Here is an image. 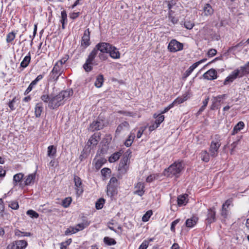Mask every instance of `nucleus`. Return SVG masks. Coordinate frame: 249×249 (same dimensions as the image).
I'll use <instances>...</instances> for the list:
<instances>
[{"instance_id":"5fc2aeb1","label":"nucleus","mask_w":249,"mask_h":249,"mask_svg":"<svg viewBox=\"0 0 249 249\" xmlns=\"http://www.w3.org/2000/svg\"><path fill=\"white\" fill-rule=\"evenodd\" d=\"M184 24L185 27L189 30L192 29L195 25L194 23L188 20L185 21Z\"/></svg>"},{"instance_id":"6e6552de","label":"nucleus","mask_w":249,"mask_h":249,"mask_svg":"<svg viewBox=\"0 0 249 249\" xmlns=\"http://www.w3.org/2000/svg\"><path fill=\"white\" fill-rule=\"evenodd\" d=\"M215 211L214 208H211L208 210L206 223L207 225L211 224L216 220Z\"/></svg>"},{"instance_id":"cd10ccee","label":"nucleus","mask_w":249,"mask_h":249,"mask_svg":"<svg viewBox=\"0 0 249 249\" xmlns=\"http://www.w3.org/2000/svg\"><path fill=\"white\" fill-rule=\"evenodd\" d=\"M24 175L22 173H18L14 176L13 183L15 186L17 185L23 178Z\"/></svg>"},{"instance_id":"ea45409f","label":"nucleus","mask_w":249,"mask_h":249,"mask_svg":"<svg viewBox=\"0 0 249 249\" xmlns=\"http://www.w3.org/2000/svg\"><path fill=\"white\" fill-rule=\"evenodd\" d=\"M104 242L105 243L109 246L114 245L116 243V242L114 239L109 238L108 237H105L104 238Z\"/></svg>"},{"instance_id":"5701e85b","label":"nucleus","mask_w":249,"mask_h":249,"mask_svg":"<svg viewBox=\"0 0 249 249\" xmlns=\"http://www.w3.org/2000/svg\"><path fill=\"white\" fill-rule=\"evenodd\" d=\"M244 126L245 124L243 122H239L234 127L231 134L235 135V134L237 133L239 131L243 129Z\"/></svg>"},{"instance_id":"9b49d317","label":"nucleus","mask_w":249,"mask_h":249,"mask_svg":"<svg viewBox=\"0 0 249 249\" xmlns=\"http://www.w3.org/2000/svg\"><path fill=\"white\" fill-rule=\"evenodd\" d=\"M203 76L207 80H214L217 78V72L214 69H211L204 73Z\"/></svg>"},{"instance_id":"2f4dec72","label":"nucleus","mask_w":249,"mask_h":249,"mask_svg":"<svg viewBox=\"0 0 249 249\" xmlns=\"http://www.w3.org/2000/svg\"><path fill=\"white\" fill-rule=\"evenodd\" d=\"M16 243L15 244L17 245L18 249H24L26 248L28 245L27 241L25 240H17L16 241Z\"/></svg>"},{"instance_id":"69168bd1","label":"nucleus","mask_w":249,"mask_h":249,"mask_svg":"<svg viewBox=\"0 0 249 249\" xmlns=\"http://www.w3.org/2000/svg\"><path fill=\"white\" fill-rule=\"evenodd\" d=\"M156 179V175L154 174L150 175L148 176L146 179V181L147 182H151L154 180Z\"/></svg>"},{"instance_id":"c756f323","label":"nucleus","mask_w":249,"mask_h":249,"mask_svg":"<svg viewBox=\"0 0 249 249\" xmlns=\"http://www.w3.org/2000/svg\"><path fill=\"white\" fill-rule=\"evenodd\" d=\"M104 81V78L103 75H99L95 80L94 85L98 88H101L102 86Z\"/></svg>"},{"instance_id":"4d7b16f0","label":"nucleus","mask_w":249,"mask_h":249,"mask_svg":"<svg viewBox=\"0 0 249 249\" xmlns=\"http://www.w3.org/2000/svg\"><path fill=\"white\" fill-rule=\"evenodd\" d=\"M9 206L14 210H17L19 207L17 201H12L10 202Z\"/></svg>"},{"instance_id":"49530a36","label":"nucleus","mask_w":249,"mask_h":249,"mask_svg":"<svg viewBox=\"0 0 249 249\" xmlns=\"http://www.w3.org/2000/svg\"><path fill=\"white\" fill-rule=\"evenodd\" d=\"M76 229L75 227H70L68 228L65 231V234L66 235H71L77 232Z\"/></svg>"},{"instance_id":"052dcab7","label":"nucleus","mask_w":249,"mask_h":249,"mask_svg":"<svg viewBox=\"0 0 249 249\" xmlns=\"http://www.w3.org/2000/svg\"><path fill=\"white\" fill-rule=\"evenodd\" d=\"M15 243H16V241L13 242L11 244H9L7 246L6 249H18V247L17 246V245Z\"/></svg>"},{"instance_id":"9d476101","label":"nucleus","mask_w":249,"mask_h":249,"mask_svg":"<svg viewBox=\"0 0 249 249\" xmlns=\"http://www.w3.org/2000/svg\"><path fill=\"white\" fill-rule=\"evenodd\" d=\"M232 206V199H229L227 200L222 205L221 215L224 217H226L228 213L229 209L230 206Z\"/></svg>"},{"instance_id":"dca6fc26","label":"nucleus","mask_w":249,"mask_h":249,"mask_svg":"<svg viewBox=\"0 0 249 249\" xmlns=\"http://www.w3.org/2000/svg\"><path fill=\"white\" fill-rule=\"evenodd\" d=\"M129 129L130 125L128 122L126 121H124L118 126L116 130V133L119 134L123 131L129 130Z\"/></svg>"},{"instance_id":"b1692460","label":"nucleus","mask_w":249,"mask_h":249,"mask_svg":"<svg viewBox=\"0 0 249 249\" xmlns=\"http://www.w3.org/2000/svg\"><path fill=\"white\" fill-rule=\"evenodd\" d=\"M116 194V187L115 185L112 186L107 185V194L108 196L112 197Z\"/></svg>"},{"instance_id":"1a4fd4ad","label":"nucleus","mask_w":249,"mask_h":249,"mask_svg":"<svg viewBox=\"0 0 249 249\" xmlns=\"http://www.w3.org/2000/svg\"><path fill=\"white\" fill-rule=\"evenodd\" d=\"M145 185L143 182H139L134 186L135 190L133 192L134 194L139 196H142L144 193Z\"/></svg>"},{"instance_id":"473e14b6","label":"nucleus","mask_w":249,"mask_h":249,"mask_svg":"<svg viewBox=\"0 0 249 249\" xmlns=\"http://www.w3.org/2000/svg\"><path fill=\"white\" fill-rule=\"evenodd\" d=\"M121 155V152H118L114 153L109 158L108 161L110 162H114L119 159Z\"/></svg>"},{"instance_id":"4c0bfd02","label":"nucleus","mask_w":249,"mask_h":249,"mask_svg":"<svg viewBox=\"0 0 249 249\" xmlns=\"http://www.w3.org/2000/svg\"><path fill=\"white\" fill-rule=\"evenodd\" d=\"M72 201V199L71 197L65 198L62 200V205L64 208H68L69 207Z\"/></svg>"},{"instance_id":"79ce46f5","label":"nucleus","mask_w":249,"mask_h":249,"mask_svg":"<svg viewBox=\"0 0 249 249\" xmlns=\"http://www.w3.org/2000/svg\"><path fill=\"white\" fill-rule=\"evenodd\" d=\"M52 71H53V73L54 72L55 73H58L60 74H62L63 72L62 67H61L58 64H55Z\"/></svg>"},{"instance_id":"3c124183","label":"nucleus","mask_w":249,"mask_h":249,"mask_svg":"<svg viewBox=\"0 0 249 249\" xmlns=\"http://www.w3.org/2000/svg\"><path fill=\"white\" fill-rule=\"evenodd\" d=\"M36 85V82L33 81L31 84L29 85L26 90L24 92L25 95L28 94L33 89V88Z\"/></svg>"},{"instance_id":"8fccbe9b","label":"nucleus","mask_w":249,"mask_h":249,"mask_svg":"<svg viewBox=\"0 0 249 249\" xmlns=\"http://www.w3.org/2000/svg\"><path fill=\"white\" fill-rule=\"evenodd\" d=\"M15 38V34L12 32L7 35L6 41L7 43H10Z\"/></svg>"},{"instance_id":"20e7f679","label":"nucleus","mask_w":249,"mask_h":249,"mask_svg":"<svg viewBox=\"0 0 249 249\" xmlns=\"http://www.w3.org/2000/svg\"><path fill=\"white\" fill-rule=\"evenodd\" d=\"M97 53L93 49L88 55L85 63L83 65V68L87 72H89L92 70L93 61L96 56Z\"/></svg>"},{"instance_id":"a19ab883","label":"nucleus","mask_w":249,"mask_h":249,"mask_svg":"<svg viewBox=\"0 0 249 249\" xmlns=\"http://www.w3.org/2000/svg\"><path fill=\"white\" fill-rule=\"evenodd\" d=\"M26 213L30 217L33 218H37L39 217V214L37 213L34 210H30L27 211Z\"/></svg>"},{"instance_id":"58836bf2","label":"nucleus","mask_w":249,"mask_h":249,"mask_svg":"<svg viewBox=\"0 0 249 249\" xmlns=\"http://www.w3.org/2000/svg\"><path fill=\"white\" fill-rule=\"evenodd\" d=\"M105 200L104 198H99L95 203L96 208L98 210L101 209L104 206Z\"/></svg>"},{"instance_id":"39448f33","label":"nucleus","mask_w":249,"mask_h":249,"mask_svg":"<svg viewBox=\"0 0 249 249\" xmlns=\"http://www.w3.org/2000/svg\"><path fill=\"white\" fill-rule=\"evenodd\" d=\"M183 48V44L178 41L175 39H172L168 46V49L170 52L176 53L182 50Z\"/></svg>"},{"instance_id":"603ef678","label":"nucleus","mask_w":249,"mask_h":249,"mask_svg":"<svg viewBox=\"0 0 249 249\" xmlns=\"http://www.w3.org/2000/svg\"><path fill=\"white\" fill-rule=\"evenodd\" d=\"M157 119L155 120V123H156L157 124L160 125V124L164 121V116L163 115H162L160 113V114H159L157 117Z\"/></svg>"},{"instance_id":"774afa93","label":"nucleus","mask_w":249,"mask_h":249,"mask_svg":"<svg viewBox=\"0 0 249 249\" xmlns=\"http://www.w3.org/2000/svg\"><path fill=\"white\" fill-rule=\"evenodd\" d=\"M6 174V171L3 169L2 166H0V177L3 178Z\"/></svg>"},{"instance_id":"72a5a7b5","label":"nucleus","mask_w":249,"mask_h":249,"mask_svg":"<svg viewBox=\"0 0 249 249\" xmlns=\"http://www.w3.org/2000/svg\"><path fill=\"white\" fill-rule=\"evenodd\" d=\"M196 68V65H194V64L191 65L184 72L183 74V78H186L188 76H189L191 73Z\"/></svg>"},{"instance_id":"7ed1b4c3","label":"nucleus","mask_w":249,"mask_h":249,"mask_svg":"<svg viewBox=\"0 0 249 249\" xmlns=\"http://www.w3.org/2000/svg\"><path fill=\"white\" fill-rule=\"evenodd\" d=\"M209 152L212 157H216L218 155L219 149L221 145V136L219 134H215L212 137Z\"/></svg>"},{"instance_id":"a878e982","label":"nucleus","mask_w":249,"mask_h":249,"mask_svg":"<svg viewBox=\"0 0 249 249\" xmlns=\"http://www.w3.org/2000/svg\"><path fill=\"white\" fill-rule=\"evenodd\" d=\"M200 158L202 161L208 162L210 160V154H209L206 150H202L200 153Z\"/></svg>"},{"instance_id":"c85d7f7f","label":"nucleus","mask_w":249,"mask_h":249,"mask_svg":"<svg viewBox=\"0 0 249 249\" xmlns=\"http://www.w3.org/2000/svg\"><path fill=\"white\" fill-rule=\"evenodd\" d=\"M43 110V107L41 103H37L35 107V115L36 117L40 116Z\"/></svg>"},{"instance_id":"393cba45","label":"nucleus","mask_w":249,"mask_h":249,"mask_svg":"<svg viewBox=\"0 0 249 249\" xmlns=\"http://www.w3.org/2000/svg\"><path fill=\"white\" fill-rule=\"evenodd\" d=\"M204 14L205 16H210L212 15L213 10L210 4H206L203 7Z\"/></svg>"},{"instance_id":"aec40b11","label":"nucleus","mask_w":249,"mask_h":249,"mask_svg":"<svg viewBox=\"0 0 249 249\" xmlns=\"http://www.w3.org/2000/svg\"><path fill=\"white\" fill-rule=\"evenodd\" d=\"M177 0H171L167 2L168 8L169 9V14H173L174 13V11L172 10V8H174V7L178 6Z\"/></svg>"},{"instance_id":"6e6d98bb","label":"nucleus","mask_w":249,"mask_h":249,"mask_svg":"<svg viewBox=\"0 0 249 249\" xmlns=\"http://www.w3.org/2000/svg\"><path fill=\"white\" fill-rule=\"evenodd\" d=\"M51 98V96H50L48 94H43L41 96V100L44 103H48L49 104V102L50 101V99Z\"/></svg>"},{"instance_id":"7c9ffc66","label":"nucleus","mask_w":249,"mask_h":249,"mask_svg":"<svg viewBox=\"0 0 249 249\" xmlns=\"http://www.w3.org/2000/svg\"><path fill=\"white\" fill-rule=\"evenodd\" d=\"M106 162V160L104 158H101L98 159L95 163V168L97 170L100 169L103 165Z\"/></svg>"},{"instance_id":"13d9d810","label":"nucleus","mask_w":249,"mask_h":249,"mask_svg":"<svg viewBox=\"0 0 249 249\" xmlns=\"http://www.w3.org/2000/svg\"><path fill=\"white\" fill-rule=\"evenodd\" d=\"M216 53L217 51L215 49H211L208 51L207 55L209 57H211L214 56L216 54Z\"/></svg>"},{"instance_id":"f257e3e1","label":"nucleus","mask_w":249,"mask_h":249,"mask_svg":"<svg viewBox=\"0 0 249 249\" xmlns=\"http://www.w3.org/2000/svg\"><path fill=\"white\" fill-rule=\"evenodd\" d=\"M73 95L72 89H69L61 91L57 95L53 96L51 98L48 107L51 109H55L63 105L64 102Z\"/></svg>"},{"instance_id":"f03ea898","label":"nucleus","mask_w":249,"mask_h":249,"mask_svg":"<svg viewBox=\"0 0 249 249\" xmlns=\"http://www.w3.org/2000/svg\"><path fill=\"white\" fill-rule=\"evenodd\" d=\"M183 169L184 166L182 162L176 161L164 170L163 174L169 178H178L180 176Z\"/></svg>"},{"instance_id":"2eb2a0df","label":"nucleus","mask_w":249,"mask_h":249,"mask_svg":"<svg viewBox=\"0 0 249 249\" xmlns=\"http://www.w3.org/2000/svg\"><path fill=\"white\" fill-rule=\"evenodd\" d=\"M128 158L126 156L124 157L123 159L120 161L118 169L120 171L123 172L124 171L125 172L128 168L127 166V162H128Z\"/></svg>"},{"instance_id":"0eeeda50","label":"nucleus","mask_w":249,"mask_h":249,"mask_svg":"<svg viewBox=\"0 0 249 249\" xmlns=\"http://www.w3.org/2000/svg\"><path fill=\"white\" fill-rule=\"evenodd\" d=\"M110 48V44L106 42H100L95 46L93 50H95L97 53L98 51L102 53H107Z\"/></svg>"},{"instance_id":"412c9836","label":"nucleus","mask_w":249,"mask_h":249,"mask_svg":"<svg viewBox=\"0 0 249 249\" xmlns=\"http://www.w3.org/2000/svg\"><path fill=\"white\" fill-rule=\"evenodd\" d=\"M188 195L186 194H184L183 195L179 196L178 197V206H181L182 205H185L187 203V198Z\"/></svg>"},{"instance_id":"f3484780","label":"nucleus","mask_w":249,"mask_h":249,"mask_svg":"<svg viewBox=\"0 0 249 249\" xmlns=\"http://www.w3.org/2000/svg\"><path fill=\"white\" fill-rule=\"evenodd\" d=\"M99 141V136L94 134L89 138V140L88 142V145L90 147H93L96 145Z\"/></svg>"},{"instance_id":"bb28decb","label":"nucleus","mask_w":249,"mask_h":249,"mask_svg":"<svg viewBox=\"0 0 249 249\" xmlns=\"http://www.w3.org/2000/svg\"><path fill=\"white\" fill-rule=\"evenodd\" d=\"M56 149L53 145H50L48 147L47 155L51 158H53L56 154Z\"/></svg>"},{"instance_id":"f704fd0d","label":"nucleus","mask_w":249,"mask_h":249,"mask_svg":"<svg viewBox=\"0 0 249 249\" xmlns=\"http://www.w3.org/2000/svg\"><path fill=\"white\" fill-rule=\"evenodd\" d=\"M232 72L233 74V75H234V76L236 77V78H237V77L241 78V77H243L244 75H245V74L244 73V72H242V71L241 70V68H240L239 69H237L235 70L234 71H232Z\"/></svg>"},{"instance_id":"c9c22d12","label":"nucleus","mask_w":249,"mask_h":249,"mask_svg":"<svg viewBox=\"0 0 249 249\" xmlns=\"http://www.w3.org/2000/svg\"><path fill=\"white\" fill-rule=\"evenodd\" d=\"M235 79L236 77L234 76L232 72H231V74L225 79L224 85H226L229 83H232Z\"/></svg>"},{"instance_id":"09e8293b","label":"nucleus","mask_w":249,"mask_h":249,"mask_svg":"<svg viewBox=\"0 0 249 249\" xmlns=\"http://www.w3.org/2000/svg\"><path fill=\"white\" fill-rule=\"evenodd\" d=\"M242 72L246 75L249 73V61L247 62L245 65L240 67Z\"/></svg>"},{"instance_id":"423d86ee","label":"nucleus","mask_w":249,"mask_h":249,"mask_svg":"<svg viewBox=\"0 0 249 249\" xmlns=\"http://www.w3.org/2000/svg\"><path fill=\"white\" fill-rule=\"evenodd\" d=\"M90 44V32L89 29H87L85 31L81 41L82 51L83 52Z\"/></svg>"},{"instance_id":"a18cd8bd","label":"nucleus","mask_w":249,"mask_h":249,"mask_svg":"<svg viewBox=\"0 0 249 249\" xmlns=\"http://www.w3.org/2000/svg\"><path fill=\"white\" fill-rule=\"evenodd\" d=\"M152 214V212L151 210L148 211L142 216V220L143 222H147L149 220L150 216Z\"/></svg>"},{"instance_id":"6ab92c4d","label":"nucleus","mask_w":249,"mask_h":249,"mask_svg":"<svg viewBox=\"0 0 249 249\" xmlns=\"http://www.w3.org/2000/svg\"><path fill=\"white\" fill-rule=\"evenodd\" d=\"M36 178V174H31L29 175L28 176H26V178H25V180H24V184L25 185L28 186L30 185L32 183H33L34 182L35 179Z\"/></svg>"},{"instance_id":"a211bd4d","label":"nucleus","mask_w":249,"mask_h":249,"mask_svg":"<svg viewBox=\"0 0 249 249\" xmlns=\"http://www.w3.org/2000/svg\"><path fill=\"white\" fill-rule=\"evenodd\" d=\"M198 218L197 217L193 216L186 220L185 225L188 228H193L196 224Z\"/></svg>"},{"instance_id":"ddd939ff","label":"nucleus","mask_w":249,"mask_h":249,"mask_svg":"<svg viewBox=\"0 0 249 249\" xmlns=\"http://www.w3.org/2000/svg\"><path fill=\"white\" fill-rule=\"evenodd\" d=\"M103 126L104 124L102 121H95L90 124L89 130L92 131L100 130L103 128Z\"/></svg>"},{"instance_id":"bf43d9fd","label":"nucleus","mask_w":249,"mask_h":249,"mask_svg":"<svg viewBox=\"0 0 249 249\" xmlns=\"http://www.w3.org/2000/svg\"><path fill=\"white\" fill-rule=\"evenodd\" d=\"M117 181L118 180L116 178L112 177L110 178L109 180V183H108V185L112 186L115 185V187H116L117 184Z\"/></svg>"},{"instance_id":"680f3d73","label":"nucleus","mask_w":249,"mask_h":249,"mask_svg":"<svg viewBox=\"0 0 249 249\" xmlns=\"http://www.w3.org/2000/svg\"><path fill=\"white\" fill-rule=\"evenodd\" d=\"M179 219H176L171 223V231L174 232L175 231V226L178 223Z\"/></svg>"},{"instance_id":"37998d69","label":"nucleus","mask_w":249,"mask_h":249,"mask_svg":"<svg viewBox=\"0 0 249 249\" xmlns=\"http://www.w3.org/2000/svg\"><path fill=\"white\" fill-rule=\"evenodd\" d=\"M226 97V94H222L217 96L213 98V104L219 103L220 104L221 102V100L225 98Z\"/></svg>"},{"instance_id":"e433bc0d","label":"nucleus","mask_w":249,"mask_h":249,"mask_svg":"<svg viewBox=\"0 0 249 249\" xmlns=\"http://www.w3.org/2000/svg\"><path fill=\"white\" fill-rule=\"evenodd\" d=\"M61 75V74L54 72L53 73V71H51L49 75L50 80L56 82L58 80L59 77Z\"/></svg>"},{"instance_id":"f8f14e48","label":"nucleus","mask_w":249,"mask_h":249,"mask_svg":"<svg viewBox=\"0 0 249 249\" xmlns=\"http://www.w3.org/2000/svg\"><path fill=\"white\" fill-rule=\"evenodd\" d=\"M74 182L75 183V189L76 190V193L78 195H81L83 192V188L82 187V181L81 178L77 176L74 177Z\"/></svg>"},{"instance_id":"de8ad7c7","label":"nucleus","mask_w":249,"mask_h":249,"mask_svg":"<svg viewBox=\"0 0 249 249\" xmlns=\"http://www.w3.org/2000/svg\"><path fill=\"white\" fill-rule=\"evenodd\" d=\"M240 142V140L239 139L237 140V141L233 142L231 144V154H233L234 153V151L235 149V148L237 146L238 144H239Z\"/></svg>"},{"instance_id":"0e129e2a","label":"nucleus","mask_w":249,"mask_h":249,"mask_svg":"<svg viewBox=\"0 0 249 249\" xmlns=\"http://www.w3.org/2000/svg\"><path fill=\"white\" fill-rule=\"evenodd\" d=\"M149 245V242L146 240L144 241L139 247V249H146Z\"/></svg>"},{"instance_id":"c03bdc74","label":"nucleus","mask_w":249,"mask_h":249,"mask_svg":"<svg viewBox=\"0 0 249 249\" xmlns=\"http://www.w3.org/2000/svg\"><path fill=\"white\" fill-rule=\"evenodd\" d=\"M187 100L186 96L184 97H178L176 100H174V101L172 103L174 105H178L181 103H183L184 101H185Z\"/></svg>"},{"instance_id":"338daca9","label":"nucleus","mask_w":249,"mask_h":249,"mask_svg":"<svg viewBox=\"0 0 249 249\" xmlns=\"http://www.w3.org/2000/svg\"><path fill=\"white\" fill-rule=\"evenodd\" d=\"M159 126L156 123H154L149 127V130L150 131H152Z\"/></svg>"},{"instance_id":"4be33fe9","label":"nucleus","mask_w":249,"mask_h":249,"mask_svg":"<svg viewBox=\"0 0 249 249\" xmlns=\"http://www.w3.org/2000/svg\"><path fill=\"white\" fill-rule=\"evenodd\" d=\"M31 61V55L30 53L29 52L27 55H26L23 59V60L21 61L20 63V67L24 69L26 68L29 64L30 63Z\"/></svg>"},{"instance_id":"4468645a","label":"nucleus","mask_w":249,"mask_h":249,"mask_svg":"<svg viewBox=\"0 0 249 249\" xmlns=\"http://www.w3.org/2000/svg\"><path fill=\"white\" fill-rule=\"evenodd\" d=\"M107 53H109L110 56L113 59H118L120 57V53L118 49L111 45Z\"/></svg>"},{"instance_id":"864d4df0","label":"nucleus","mask_w":249,"mask_h":249,"mask_svg":"<svg viewBox=\"0 0 249 249\" xmlns=\"http://www.w3.org/2000/svg\"><path fill=\"white\" fill-rule=\"evenodd\" d=\"M61 22H67V15L66 12L65 10L61 12Z\"/></svg>"},{"instance_id":"e2e57ef3","label":"nucleus","mask_w":249,"mask_h":249,"mask_svg":"<svg viewBox=\"0 0 249 249\" xmlns=\"http://www.w3.org/2000/svg\"><path fill=\"white\" fill-rule=\"evenodd\" d=\"M85 227H86L85 224L84 223L78 224L76 225V226L75 227V228L76 229L77 231H78L83 230L84 228H85Z\"/></svg>"}]
</instances>
